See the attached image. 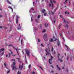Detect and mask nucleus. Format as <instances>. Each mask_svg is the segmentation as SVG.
Wrapping results in <instances>:
<instances>
[{
	"label": "nucleus",
	"instance_id": "obj_39",
	"mask_svg": "<svg viewBox=\"0 0 74 74\" xmlns=\"http://www.w3.org/2000/svg\"><path fill=\"white\" fill-rule=\"evenodd\" d=\"M17 59H18V61L20 62V59L19 58H17Z\"/></svg>",
	"mask_w": 74,
	"mask_h": 74
},
{
	"label": "nucleus",
	"instance_id": "obj_24",
	"mask_svg": "<svg viewBox=\"0 0 74 74\" xmlns=\"http://www.w3.org/2000/svg\"><path fill=\"white\" fill-rule=\"evenodd\" d=\"M18 23V18L16 19V23Z\"/></svg>",
	"mask_w": 74,
	"mask_h": 74
},
{
	"label": "nucleus",
	"instance_id": "obj_30",
	"mask_svg": "<svg viewBox=\"0 0 74 74\" xmlns=\"http://www.w3.org/2000/svg\"><path fill=\"white\" fill-rule=\"evenodd\" d=\"M4 65L5 67H6L7 66V64H6V63H5L4 64Z\"/></svg>",
	"mask_w": 74,
	"mask_h": 74
},
{
	"label": "nucleus",
	"instance_id": "obj_64",
	"mask_svg": "<svg viewBox=\"0 0 74 74\" xmlns=\"http://www.w3.org/2000/svg\"><path fill=\"white\" fill-rule=\"evenodd\" d=\"M51 71L52 73H53V71Z\"/></svg>",
	"mask_w": 74,
	"mask_h": 74
},
{
	"label": "nucleus",
	"instance_id": "obj_41",
	"mask_svg": "<svg viewBox=\"0 0 74 74\" xmlns=\"http://www.w3.org/2000/svg\"><path fill=\"white\" fill-rule=\"evenodd\" d=\"M51 13H52V14H54L55 12H53L52 11H51Z\"/></svg>",
	"mask_w": 74,
	"mask_h": 74
},
{
	"label": "nucleus",
	"instance_id": "obj_62",
	"mask_svg": "<svg viewBox=\"0 0 74 74\" xmlns=\"http://www.w3.org/2000/svg\"><path fill=\"white\" fill-rule=\"evenodd\" d=\"M63 69H64V67H62V69L63 70Z\"/></svg>",
	"mask_w": 74,
	"mask_h": 74
},
{
	"label": "nucleus",
	"instance_id": "obj_1",
	"mask_svg": "<svg viewBox=\"0 0 74 74\" xmlns=\"http://www.w3.org/2000/svg\"><path fill=\"white\" fill-rule=\"evenodd\" d=\"M12 61H13V68H12V70H13L14 69V70H17V69L16 68V67L15 66V60L14 59H12L11 60Z\"/></svg>",
	"mask_w": 74,
	"mask_h": 74
},
{
	"label": "nucleus",
	"instance_id": "obj_61",
	"mask_svg": "<svg viewBox=\"0 0 74 74\" xmlns=\"http://www.w3.org/2000/svg\"><path fill=\"white\" fill-rule=\"evenodd\" d=\"M67 71H67V72H68V70L67 69H66Z\"/></svg>",
	"mask_w": 74,
	"mask_h": 74
},
{
	"label": "nucleus",
	"instance_id": "obj_17",
	"mask_svg": "<svg viewBox=\"0 0 74 74\" xmlns=\"http://www.w3.org/2000/svg\"><path fill=\"white\" fill-rule=\"evenodd\" d=\"M8 8H10V9H11L12 10V12H13V9H12V8H11V7L9 6L8 7Z\"/></svg>",
	"mask_w": 74,
	"mask_h": 74
},
{
	"label": "nucleus",
	"instance_id": "obj_42",
	"mask_svg": "<svg viewBox=\"0 0 74 74\" xmlns=\"http://www.w3.org/2000/svg\"><path fill=\"white\" fill-rule=\"evenodd\" d=\"M61 25H60V26H59V29H60V26H61Z\"/></svg>",
	"mask_w": 74,
	"mask_h": 74
},
{
	"label": "nucleus",
	"instance_id": "obj_54",
	"mask_svg": "<svg viewBox=\"0 0 74 74\" xmlns=\"http://www.w3.org/2000/svg\"><path fill=\"white\" fill-rule=\"evenodd\" d=\"M60 17H61V18H63V16H62V15H60Z\"/></svg>",
	"mask_w": 74,
	"mask_h": 74
},
{
	"label": "nucleus",
	"instance_id": "obj_58",
	"mask_svg": "<svg viewBox=\"0 0 74 74\" xmlns=\"http://www.w3.org/2000/svg\"><path fill=\"white\" fill-rule=\"evenodd\" d=\"M38 29L37 28H35V30H37Z\"/></svg>",
	"mask_w": 74,
	"mask_h": 74
},
{
	"label": "nucleus",
	"instance_id": "obj_40",
	"mask_svg": "<svg viewBox=\"0 0 74 74\" xmlns=\"http://www.w3.org/2000/svg\"><path fill=\"white\" fill-rule=\"evenodd\" d=\"M41 45L42 47H44V45H43V44H41Z\"/></svg>",
	"mask_w": 74,
	"mask_h": 74
},
{
	"label": "nucleus",
	"instance_id": "obj_35",
	"mask_svg": "<svg viewBox=\"0 0 74 74\" xmlns=\"http://www.w3.org/2000/svg\"><path fill=\"white\" fill-rule=\"evenodd\" d=\"M23 41V40H22L21 41V44L22 45L23 44L22 43V41Z\"/></svg>",
	"mask_w": 74,
	"mask_h": 74
},
{
	"label": "nucleus",
	"instance_id": "obj_13",
	"mask_svg": "<svg viewBox=\"0 0 74 74\" xmlns=\"http://www.w3.org/2000/svg\"><path fill=\"white\" fill-rule=\"evenodd\" d=\"M56 19V18H55V17H54V18L53 19V22L54 23H55Z\"/></svg>",
	"mask_w": 74,
	"mask_h": 74
},
{
	"label": "nucleus",
	"instance_id": "obj_4",
	"mask_svg": "<svg viewBox=\"0 0 74 74\" xmlns=\"http://www.w3.org/2000/svg\"><path fill=\"white\" fill-rule=\"evenodd\" d=\"M49 6L51 7H53V4L52 0H50V3L49 4Z\"/></svg>",
	"mask_w": 74,
	"mask_h": 74
},
{
	"label": "nucleus",
	"instance_id": "obj_28",
	"mask_svg": "<svg viewBox=\"0 0 74 74\" xmlns=\"http://www.w3.org/2000/svg\"><path fill=\"white\" fill-rule=\"evenodd\" d=\"M4 52H3L2 53H1V56H3V54H4Z\"/></svg>",
	"mask_w": 74,
	"mask_h": 74
},
{
	"label": "nucleus",
	"instance_id": "obj_8",
	"mask_svg": "<svg viewBox=\"0 0 74 74\" xmlns=\"http://www.w3.org/2000/svg\"><path fill=\"white\" fill-rule=\"evenodd\" d=\"M59 56H60V54H58V60L59 61H60V62H63V61H62V59H60V58H59Z\"/></svg>",
	"mask_w": 74,
	"mask_h": 74
},
{
	"label": "nucleus",
	"instance_id": "obj_53",
	"mask_svg": "<svg viewBox=\"0 0 74 74\" xmlns=\"http://www.w3.org/2000/svg\"><path fill=\"white\" fill-rule=\"evenodd\" d=\"M69 5H70V4H71V3H70V2H69Z\"/></svg>",
	"mask_w": 74,
	"mask_h": 74
},
{
	"label": "nucleus",
	"instance_id": "obj_60",
	"mask_svg": "<svg viewBox=\"0 0 74 74\" xmlns=\"http://www.w3.org/2000/svg\"><path fill=\"white\" fill-rule=\"evenodd\" d=\"M33 21V19H32V18L31 17V21Z\"/></svg>",
	"mask_w": 74,
	"mask_h": 74
},
{
	"label": "nucleus",
	"instance_id": "obj_33",
	"mask_svg": "<svg viewBox=\"0 0 74 74\" xmlns=\"http://www.w3.org/2000/svg\"><path fill=\"white\" fill-rule=\"evenodd\" d=\"M10 69H9L8 71H7V73L8 74V73H10Z\"/></svg>",
	"mask_w": 74,
	"mask_h": 74
},
{
	"label": "nucleus",
	"instance_id": "obj_9",
	"mask_svg": "<svg viewBox=\"0 0 74 74\" xmlns=\"http://www.w3.org/2000/svg\"><path fill=\"white\" fill-rule=\"evenodd\" d=\"M47 36V34H45L44 35V38L45 39V40L46 41H47V39L46 40H45V37H46Z\"/></svg>",
	"mask_w": 74,
	"mask_h": 74
},
{
	"label": "nucleus",
	"instance_id": "obj_11",
	"mask_svg": "<svg viewBox=\"0 0 74 74\" xmlns=\"http://www.w3.org/2000/svg\"><path fill=\"white\" fill-rule=\"evenodd\" d=\"M56 67H57V69H58V70H59V71H60V70H61L60 68V67H59V66H58V65H56Z\"/></svg>",
	"mask_w": 74,
	"mask_h": 74
},
{
	"label": "nucleus",
	"instance_id": "obj_43",
	"mask_svg": "<svg viewBox=\"0 0 74 74\" xmlns=\"http://www.w3.org/2000/svg\"><path fill=\"white\" fill-rule=\"evenodd\" d=\"M46 15H47V14L46 13H45L44 14V16H46Z\"/></svg>",
	"mask_w": 74,
	"mask_h": 74
},
{
	"label": "nucleus",
	"instance_id": "obj_56",
	"mask_svg": "<svg viewBox=\"0 0 74 74\" xmlns=\"http://www.w3.org/2000/svg\"><path fill=\"white\" fill-rule=\"evenodd\" d=\"M48 54H49V53H47L46 54V55H48Z\"/></svg>",
	"mask_w": 74,
	"mask_h": 74
},
{
	"label": "nucleus",
	"instance_id": "obj_18",
	"mask_svg": "<svg viewBox=\"0 0 74 74\" xmlns=\"http://www.w3.org/2000/svg\"><path fill=\"white\" fill-rule=\"evenodd\" d=\"M62 20L64 22H66V20H65V19H64V18H62Z\"/></svg>",
	"mask_w": 74,
	"mask_h": 74
},
{
	"label": "nucleus",
	"instance_id": "obj_6",
	"mask_svg": "<svg viewBox=\"0 0 74 74\" xmlns=\"http://www.w3.org/2000/svg\"><path fill=\"white\" fill-rule=\"evenodd\" d=\"M26 52L28 56H29V54H30V52H29V50H27L26 51Z\"/></svg>",
	"mask_w": 74,
	"mask_h": 74
},
{
	"label": "nucleus",
	"instance_id": "obj_50",
	"mask_svg": "<svg viewBox=\"0 0 74 74\" xmlns=\"http://www.w3.org/2000/svg\"><path fill=\"white\" fill-rule=\"evenodd\" d=\"M32 74H35V73L34 72H33L32 73Z\"/></svg>",
	"mask_w": 74,
	"mask_h": 74
},
{
	"label": "nucleus",
	"instance_id": "obj_3",
	"mask_svg": "<svg viewBox=\"0 0 74 74\" xmlns=\"http://www.w3.org/2000/svg\"><path fill=\"white\" fill-rule=\"evenodd\" d=\"M56 39L55 38V36H53V38H51L49 40V41L50 42H53V41H56Z\"/></svg>",
	"mask_w": 74,
	"mask_h": 74
},
{
	"label": "nucleus",
	"instance_id": "obj_59",
	"mask_svg": "<svg viewBox=\"0 0 74 74\" xmlns=\"http://www.w3.org/2000/svg\"><path fill=\"white\" fill-rule=\"evenodd\" d=\"M0 18H1V17H2V16H1V15H0Z\"/></svg>",
	"mask_w": 74,
	"mask_h": 74
},
{
	"label": "nucleus",
	"instance_id": "obj_47",
	"mask_svg": "<svg viewBox=\"0 0 74 74\" xmlns=\"http://www.w3.org/2000/svg\"><path fill=\"white\" fill-rule=\"evenodd\" d=\"M31 10H34V8H31Z\"/></svg>",
	"mask_w": 74,
	"mask_h": 74
},
{
	"label": "nucleus",
	"instance_id": "obj_45",
	"mask_svg": "<svg viewBox=\"0 0 74 74\" xmlns=\"http://www.w3.org/2000/svg\"><path fill=\"white\" fill-rule=\"evenodd\" d=\"M21 73L19 72V71H18V74H20Z\"/></svg>",
	"mask_w": 74,
	"mask_h": 74
},
{
	"label": "nucleus",
	"instance_id": "obj_29",
	"mask_svg": "<svg viewBox=\"0 0 74 74\" xmlns=\"http://www.w3.org/2000/svg\"><path fill=\"white\" fill-rule=\"evenodd\" d=\"M38 67H40V69H41V70H43V69H42V67L40 66H38Z\"/></svg>",
	"mask_w": 74,
	"mask_h": 74
},
{
	"label": "nucleus",
	"instance_id": "obj_51",
	"mask_svg": "<svg viewBox=\"0 0 74 74\" xmlns=\"http://www.w3.org/2000/svg\"><path fill=\"white\" fill-rule=\"evenodd\" d=\"M16 17H17L16 19H18V18H19V16H17Z\"/></svg>",
	"mask_w": 74,
	"mask_h": 74
},
{
	"label": "nucleus",
	"instance_id": "obj_21",
	"mask_svg": "<svg viewBox=\"0 0 74 74\" xmlns=\"http://www.w3.org/2000/svg\"><path fill=\"white\" fill-rule=\"evenodd\" d=\"M45 12V10H42V12L43 14Z\"/></svg>",
	"mask_w": 74,
	"mask_h": 74
},
{
	"label": "nucleus",
	"instance_id": "obj_26",
	"mask_svg": "<svg viewBox=\"0 0 74 74\" xmlns=\"http://www.w3.org/2000/svg\"><path fill=\"white\" fill-rule=\"evenodd\" d=\"M3 27L4 28V29H7V27H6L4 26H3Z\"/></svg>",
	"mask_w": 74,
	"mask_h": 74
},
{
	"label": "nucleus",
	"instance_id": "obj_63",
	"mask_svg": "<svg viewBox=\"0 0 74 74\" xmlns=\"http://www.w3.org/2000/svg\"><path fill=\"white\" fill-rule=\"evenodd\" d=\"M7 56H8V55H6V57H7Z\"/></svg>",
	"mask_w": 74,
	"mask_h": 74
},
{
	"label": "nucleus",
	"instance_id": "obj_5",
	"mask_svg": "<svg viewBox=\"0 0 74 74\" xmlns=\"http://www.w3.org/2000/svg\"><path fill=\"white\" fill-rule=\"evenodd\" d=\"M51 59H49V64H52V63H51V62H52V59L53 58V57L51 56Z\"/></svg>",
	"mask_w": 74,
	"mask_h": 74
},
{
	"label": "nucleus",
	"instance_id": "obj_37",
	"mask_svg": "<svg viewBox=\"0 0 74 74\" xmlns=\"http://www.w3.org/2000/svg\"><path fill=\"white\" fill-rule=\"evenodd\" d=\"M35 21L36 22H37V23H38V20L37 19H35Z\"/></svg>",
	"mask_w": 74,
	"mask_h": 74
},
{
	"label": "nucleus",
	"instance_id": "obj_10",
	"mask_svg": "<svg viewBox=\"0 0 74 74\" xmlns=\"http://www.w3.org/2000/svg\"><path fill=\"white\" fill-rule=\"evenodd\" d=\"M69 0H65L64 2V4H66L67 3V2H68V1H69Z\"/></svg>",
	"mask_w": 74,
	"mask_h": 74
},
{
	"label": "nucleus",
	"instance_id": "obj_44",
	"mask_svg": "<svg viewBox=\"0 0 74 74\" xmlns=\"http://www.w3.org/2000/svg\"><path fill=\"white\" fill-rule=\"evenodd\" d=\"M40 39H38V42H40Z\"/></svg>",
	"mask_w": 74,
	"mask_h": 74
},
{
	"label": "nucleus",
	"instance_id": "obj_52",
	"mask_svg": "<svg viewBox=\"0 0 74 74\" xmlns=\"http://www.w3.org/2000/svg\"><path fill=\"white\" fill-rule=\"evenodd\" d=\"M53 48H52V50L51 51L52 52H53Z\"/></svg>",
	"mask_w": 74,
	"mask_h": 74
},
{
	"label": "nucleus",
	"instance_id": "obj_49",
	"mask_svg": "<svg viewBox=\"0 0 74 74\" xmlns=\"http://www.w3.org/2000/svg\"><path fill=\"white\" fill-rule=\"evenodd\" d=\"M51 67L53 69L54 68V67H53V66L52 65H51Z\"/></svg>",
	"mask_w": 74,
	"mask_h": 74
},
{
	"label": "nucleus",
	"instance_id": "obj_48",
	"mask_svg": "<svg viewBox=\"0 0 74 74\" xmlns=\"http://www.w3.org/2000/svg\"><path fill=\"white\" fill-rule=\"evenodd\" d=\"M40 15H39L38 16V18H40Z\"/></svg>",
	"mask_w": 74,
	"mask_h": 74
},
{
	"label": "nucleus",
	"instance_id": "obj_19",
	"mask_svg": "<svg viewBox=\"0 0 74 74\" xmlns=\"http://www.w3.org/2000/svg\"><path fill=\"white\" fill-rule=\"evenodd\" d=\"M8 46L9 47H13V45L12 44H10L9 45H8Z\"/></svg>",
	"mask_w": 74,
	"mask_h": 74
},
{
	"label": "nucleus",
	"instance_id": "obj_2",
	"mask_svg": "<svg viewBox=\"0 0 74 74\" xmlns=\"http://www.w3.org/2000/svg\"><path fill=\"white\" fill-rule=\"evenodd\" d=\"M23 66V63L21 62V64L19 65V69H20L21 70H22Z\"/></svg>",
	"mask_w": 74,
	"mask_h": 74
},
{
	"label": "nucleus",
	"instance_id": "obj_27",
	"mask_svg": "<svg viewBox=\"0 0 74 74\" xmlns=\"http://www.w3.org/2000/svg\"><path fill=\"white\" fill-rule=\"evenodd\" d=\"M4 49L3 48H2V49H0V51H4Z\"/></svg>",
	"mask_w": 74,
	"mask_h": 74
},
{
	"label": "nucleus",
	"instance_id": "obj_22",
	"mask_svg": "<svg viewBox=\"0 0 74 74\" xmlns=\"http://www.w3.org/2000/svg\"><path fill=\"white\" fill-rule=\"evenodd\" d=\"M69 14L70 13H69V12H68L66 11L65 12V14Z\"/></svg>",
	"mask_w": 74,
	"mask_h": 74
},
{
	"label": "nucleus",
	"instance_id": "obj_23",
	"mask_svg": "<svg viewBox=\"0 0 74 74\" xmlns=\"http://www.w3.org/2000/svg\"><path fill=\"white\" fill-rule=\"evenodd\" d=\"M7 2H8V3L9 4H11V3L10 2V1H8V0H7Z\"/></svg>",
	"mask_w": 74,
	"mask_h": 74
},
{
	"label": "nucleus",
	"instance_id": "obj_15",
	"mask_svg": "<svg viewBox=\"0 0 74 74\" xmlns=\"http://www.w3.org/2000/svg\"><path fill=\"white\" fill-rule=\"evenodd\" d=\"M60 35L62 38V39H63L64 41V38H63V37L62 36V34L61 33H60Z\"/></svg>",
	"mask_w": 74,
	"mask_h": 74
},
{
	"label": "nucleus",
	"instance_id": "obj_16",
	"mask_svg": "<svg viewBox=\"0 0 74 74\" xmlns=\"http://www.w3.org/2000/svg\"><path fill=\"white\" fill-rule=\"evenodd\" d=\"M64 26L66 28H68V27H69V26H68V25H65Z\"/></svg>",
	"mask_w": 74,
	"mask_h": 74
},
{
	"label": "nucleus",
	"instance_id": "obj_55",
	"mask_svg": "<svg viewBox=\"0 0 74 74\" xmlns=\"http://www.w3.org/2000/svg\"><path fill=\"white\" fill-rule=\"evenodd\" d=\"M9 56H11V53H9Z\"/></svg>",
	"mask_w": 74,
	"mask_h": 74
},
{
	"label": "nucleus",
	"instance_id": "obj_34",
	"mask_svg": "<svg viewBox=\"0 0 74 74\" xmlns=\"http://www.w3.org/2000/svg\"><path fill=\"white\" fill-rule=\"evenodd\" d=\"M54 2V3H56V1H55V0H52Z\"/></svg>",
	"mask_w": 74,
	"mask_h": 74
},
{
	"label": "nucleus",
	"instance_id": "obj_46",
	"mask_svg": "<svg viewBox=\"0 0 74 74\" xmlns=\"http://www.w3.org/2000/svg\"><path fill=\"white\" fill-rule=\"evenodd\" d=\"M0 29H3V27H2V26H0Z\"/></svg>",
	"mask_w": 74,
	"mask_h": 74
},
{
	"label": "nucleus",
	"instance_id": "obj_31",
	"mask_svg": "<svg viewBox=\"0 0 74 74\" xmlns=\"http://www.w3.org/2000/svg\"><path fill=\"white\" fill-rule=\"evenodd\" d=\"M18 30L21 29V27H18Z\"/></svg>",
	"mask_w": 74,
	"mask_h": 74
},
{
	"label": "nucleus",
	"instance_id": "obj_12",
	"mask_svg": "<svg viewBox=\"0 0 74 74\" xmlns=\"http://www.w3.org/2000/svg\"><path fill=\"white\" fill-rule=\"evenodd\" d=\"M16 51H17V54L18 55H19V53L18 52V51H19V50H20V49H16Z\"/></svg>",
	"mask_w": 74,
	"mask_h": 74
},
{
	"label": "nucleus",
	"instance_id": "obj_20",
	"mask_svg": "<svg viewBox=\"0 0 74 74\" xmlns=\"http://www.w3.org/2000/svg\"><path fill=\"white\" fill-rule=\"evenodd\" d=\"M48 24L47 23H45V26L46 27H47V26H48Z\"/></svg>",
	"mask_w": 74,
	"mask_h": 74
},
{
	"label": "nucleus",
	"instance_id": "obj_36",
	"mask_svg": "<svg viewBox=\"0 0 74 74\" xmlns=\"http://www.w3.org/2000/svg\"><path fill=\"white\" fill-rule=\"evenodd\" d=\"M42 32L43 33H45V29H44V30H43V31H42Z\"/></svg>",
	"mask_w": 74,
	"mask_h": 74
},
{
	"label": "nucleus",
	"instance_id": "obj_32",
	"mask_svg": "<svg viewBox=\"0 0 74 74\" xmlns=\"http://www.w3.org/2000/svg\"><path fill=\"white\" fill-rule=\"evenodd\" d=\"M30 67H31V64H29V69H30Z\"/></svg>",
	"mask_w": 74,
	"mask_h": 74
},
{
	"label": "nucleus",
	"instance_id": "obj_7",
	"mask_svg": "<svg viewBox=\"0 0 74 74\" xmlns=\"http://www.w3.org/2000/svg\"><path fill=\"white\" fill-rule=\"evenodd\" d=\"M45 51L47 52H50V50H49V47H48L45 49Z\"/></svg>",
	"mask_w": 74,
	"mask_h": 74
},
{
	"label": "nucleus",
	"instance_id": "obj_25",
	"mask_svg": "<svg viewBox=\"0 0 74 74\" xmlns=\"http://www.w3.org/2000/svg\"><path fill=\"white\" fill-rule=\"evenodd\" d=\"M53 55H55L56 54V52H55V51H54L53 53Z\"/></svg>",
	"mask_w": 74,
	"mask_h": 74
},
{
	"label": "nucleus",
	"instance_id": "obj_57",
	"mask_svg": "<svg viewBox=\"0 0 74 74\" xmlns=\"http://www.w3.org/2000/svg\"><path fill=\"white\" fill-rule=\"evenodd\" d=\"M10 52H11V53L12 54V51H11V50H10Z\"/></svg>",
	"mask_w": 74,
	"mask_h": 74
},
{
	"label": "nucleus",
	"instance_id": "obj_14",
	"mask_svg": "<svg viewBox=\"0 0 74 74\" xmlns=\"http://www.w3.org/2000/svg\"><path fill=\"white\" fill-rule=\"evenodd\" d=\"M57 40L58 41V42L57 43L58 45V46H59V45H60V42H59V40H58V39Z\"/></svg>",
	"mask_w": 74,
	"mask_h": 74
},
{
	"label": "nucleus",
	"instance_id": "obj_38",
	"mask_svg": "<svg viewBox=\"0 0 74 74\" xmlns=\"http://www.w3.org/2000/svg\"><path fill=\"white\" fill-rule=\"evenodd\" d=\"M65 46L66 47V48L67 49V50H68V51L69 49H68V47H67V45H65Z\"/></svg>",
	"mask_w": 74,
	"mask_h": 74
}]
</instances>
